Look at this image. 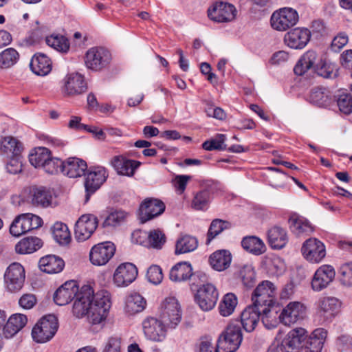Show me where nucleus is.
Returning a JSON list of instances; mask_svg holds the SVG:
<instances>
[{
  "label": "nucleus",
  "mask_w": 352,
  "mask_h": 352,
  "mask_svg": "<svg viewBox=\"0 0 352 352\" xmlns=\"http://www.w3.org/2000/svg\"><path fill=\"white\" fill-rule=\"evenodd\" d=\"M339 281L346 287H352V261L342 264L338 269Z\"/></svg>",
  "instance_id": "52"
},
{
  "label": "nucleus",
  "mask_w": 352,
  "mask_h": 352,
  "mask_svg": "<svg viewBox=\"0 0 352 352\" xmlns=\"http://www.w3.org/2000/svg\"><path fill=\"white\" fill-rule=\"evenodd\" d=\"M298 21V14L291 8H283L274 12L270 19L272 27L278 31H285Z\"/></svg>",
  "instance_id": "9"
},
{
  "label": "nucleus",
  "mask_w": 352,
  "mask_h": 352,
  "mask_svg": "<svg viewBox=\"0 0 352 352\" xmlns=\"http://www.w3.org/2000/svg\"><path fill=\"white\" fill-rule=\"evenodd\" d=\"M230 228V223L219 219H214L209 227L207 234V243H210L214 237L221 233L224 230Z\"/></svg>",
  "instance_id": "49"
},
{
  "label": "nucleus",
  "mask_w": 352,
  "mask_h": 352,
  "mask_svg": "<svg viewBox=\"0 0 352 352\" xmlns=\"http://www.w3.org/2000/svg\"><path fill=\"white\" fill-rule=\"evenodd\" d=\"M98 225L97 217L91 214L82 215L75 224L74 236L78 241L89 239Z\"/></svg>",
  "instance_id": "11"
},
{
  "label": "nucleus",
  "mask_w": 352,
  "mask_h": 352,
  "mask_svg": "<svg viewBox=\"0 0 352 352\" xmlns=\"http://www.w3.org/2000/svg\"><path fill=\"white\" fill-rule=\"evenodd\" d=\"M261 320L267 329H273L278 324V311L273 307H265L261 309Z\"/></svg>",
  "instance_id": "48"
},
{
  "label": "nucleus",
  "mask_w": 352,
  "mask_h": 352,
  "mask_svg": "<svg viewBox=\"0 0 352 352\" xmlns=\"http://www.w3.org/2000/svg\"><path fill=\"white\" fill-rule=\"evenodd\" d=\"M342 302L334 296H322L316 302V316L321 324L329 323L340 312Z\"/></svg>",
  "instance_id": "3"
},
{
  "label": "nucleus",
  "mask_w": 352,
  "mask_h": 352,
  "mask_svg": "<svg viewBox=\"0 0 352 352\" xmlns=\"http://www.w3.org/2000/svg\"><path fill=\"white\" fill-rule=\"evenodd\" d=\"M87 168L85 161L77 157H69L63 162L62 173L70 178H76L83 175Z\"/></svg>",
  "instance_id": "30"
},
{
  "label": "nucleus",
  "mask_w": 352,
  "mask_h": 352,
  "mask_svg": "<svg viewBox=\"0 0 352 352\" xmlns=\"http://www.w3.org/2000/svg\"><path fill=\"white\" fill-rule=\"evenodd\" d=\"M348 43V36L343 33L335 36L331 42V48L335 52H339Z\"/></svg>",
  "instance_id": "63"
},
{
  "label": "nucleus",
  "mask_w": 352,
  "mask_h": 352,
  "mask_svg": "<svg viewBox=\"0 0 352 352\" xmlns=\"http://www.w3.org/2000/svg\"><path fill=\"white\" fill-rule=\"evenodd\" d=\"M140 162L133 160H125L119 156H115L111 160V164L120 175L132 176Z\"/></svg>",
  "instance_id": "37"
},
{
  "label": "nucleus",
  "mask_w": 352,
  "mask_h": 352,
  "mask_svg": "<svg viewBox=\"0 0 352 352\" xmlns=\"http://www.w3.org/2000/svg\"><path fill=\"white\" fill-rule=\"evenodd\" d=\"M226 139V138L225 135L218 134L215 136L214 138L205 141L202 144V147L206 151L226 150L227 148L226 145L225 144Z\"/></svg>",
  "instance_id": "54"
},
{
  "label": "nucleus",
  "mask_w": 352,
  "mask_h": 352,
  "mask_svg": "<svg viewBox=\"0 0 352 352\" xmlns=\"http://www.w3.org/2000/svg\"><path fill=\"white\" fill-rule=\"evenodd\" d=\"M13 321L14 320L12 319L9 318L6 324L4 325L3 335L6 338H10L13 337L21 330L18 325L16 324L15 322L14 323Z\"/></svg>",
  "instance_id": "64"
},
{
  "label": "nucleus",
  "mask_w": 352,
  "mask_h": 352,
  "mask_svg": "<svg viewBox=\"0 0 352 352\" xmlns=\"http://www.w3.org/2000/svg\"><path fill=\"white\" fill-rule=\"evenodd\" d=\"M23 151L22 143L17 139L7 136L1 139L0 142V151L3 154L14 155L21 154Z\"/></svg>",
  "instance_id": "38"
},
{
  "label": "nucleus",
  "mask_w": 352,
  "mask_h": 352,
  "mask_svg": "<svg viewBox=\"0 0 352 352\" xmlns=\"http://www.w3.org/2000/svg\"><path fill=\"white\" fill-rule=\"evenodd\" d=\"M132 239L138 244L156 250L162 249L166 241L165 234L159 229L148 232L135 230L132 233Z\"/></svg>",
  "instance_id": "7"
},
{
  "label": "nucleus",
  "mask_w": 352,
  "mask_h": 352,
  "mask_svg": "<svg viewBox=\"0 0 352 352\" xmlns=\"http://www.w3.org/2000/svg\"><path fill=\"white\" fill-rule=\"evenodd\" d=\"M166 324L162 320L149 317L146 318L142 323L144 333L147 338L153 341H161L165 337Z\"/></svg>",
  "instance_id": "25"
},
{
  "label": "nucleus",
  "mask_w": 352,
  "mask_h": 352,
  "mask_svg": "<svg viewBox=\"0 0 352 352\" xmlns=\"http://www.w3.org/2000/svg\"><path fill=\"white\" fill-rule=\"evenodd\" d=\"M25 280V270L19 263L10 264L5 273V282L8 289L12 292L20 290Z\"/></svg>",
  "instance_id": "16"
},
{
  "label": "nucleus",
  "mask_w": 352,
  "mask_h": 352,
  "mask_svg": "<svg viewBox=\"0 0 352 352\" xmlns=\"http://www.w3.org/2000/svg\"><path fill=\"white\" fill-rule=\"evenodd\" d=\"M63 166V162L60 159L50 156L43 169L47 173L54 175L60 172L62 173Z\"/></svg>",
  "instance_id": "56"
},
{
  "label": "nucleus",
  "mask_w": 352,
  "mask_h": 352,
  "mask_svg": "<svg viewBox=\"0 0 352 352\" xmlns=\"http://www.w3.org/2000/svg\"><path fill=\"white\" fill-rule=\"evenodd\" d=\"M210 199V190L208 189L201 190L195 194L191 206L196 210H206L208 207Z\"/></svg>",
  "instance_id": "45"
},
{
  "label": "nucleus",
  "mask_w": 352,
  "mask_h": 352,
  "mask_svg": "<svg viewBox=\"0 0 352 352\" xmlns=\"http://www.w3.org/2000/svg\"><path fill=\"white\" fill-rule=\"evenodd\" d=\"M315 72L325 78H336L338 76V69L336 65L322 60H320V63L316 66Z\"/></svg>",
  "instance_id": "51"
},
{
  "label": "nucleus",
  "mask_w": 352,
  "mask_h": 352,
  "mask_svg": "<svg viewBox=\"0 0 352 352\" xmlns=\"http://www.w3.org/2000/svg\"><path fill=\"white\" fill-rule=\"evenodd\" d=\"M46 43L58 52H66L69 48L67 38L61 35H51L46 38Z\"/></svg>",
  "instance_id": "50"
},
{
  "label": "nucleus",
  "mask_w": 352,
  "mask_h": 352,
  "mask_svg": "<svg viewBox=\"0 0 352 352\" xmlns=\"http://www.w3.org/2000/svg\"><path fill=\"white\" fill-rule=\"evenodd\" d=\"M43 245L42 241L38 237H27L20 241L15 246V250L19 254H31Z\"/></svg>",
  "instance_id": "39"
},
{
  "label": "nucleus",
  "mask_w": 352,
  "mask_h": 352,
  "mask_svg": "<svg viewBox=\"0 0 352 352\" xmlns=\"http://www.w3.org/2000/svg\"><path fill=\"white\" fill-rule=\"evenodd\" d=\"M236 305L237 298L234 294L232 293L226 294L219 306L220 314L224 317L231 315Z\"/></svg>",
  "instance_id": "47"
},
{
  "label": "nucleus",
  "mask_w": 352,
  "mask_h": 352,
  "mask_svg": "<svg viewBox=\"0 0 352 352\" xmlns=\"http://www.w3.org/2000/svg\"><path fill=\"white\" fill-rule=\"evenodd\" d=\"M336 272L333 266L322 265L315 272L311 280V288L314 292H320L327 288L333 280Z\"/></svg>",
  "instance_id": "17"
},
{
  "label": "nucleus",
  "mask_w": 352,
  "mask_h": 352,
  "mask_svg": "<svg viewBox=\"0 0 352 352\" xmlns=\"http://www.w3.org/2000/svg\"><path fill=\"white\" fill-rule=\"evenodd\" d=\"M164 210L165 205L162 201L153 198L146 199L139 209L141 223H144L162 214Z\"/></svg>",
  "instance_id": "20"
},
{
  "label": "nucleus",
  "mask_w": 352,
  "mask_h": 352,
  "mask_svg": "<svg viewBox=\"0 0 352 352\" xmlns=\"http://www.w3.org/2000/svg\"><path fill=\"white\" fill-rule=\"evenodd\" d=\"M126 217V213L122 210L111 212L105 219L104 226H116L121 223Z\"/></svg>",
  "instance_id": "59"
},
{
  "label": "nucleus",
  "mask_w": 352,
  "mask_h": 352,
  "mask_svg": "<svg viewBox=\"0 0 352 352\" xmlns=\"http://www.w3.org/2000/svg\"><path fill=\"white\" fill-rule=\"evenodd\" d=\"M218 297L216 287L212 284L206 283L197 289L195 300L203 311H208L214 307Z\"/></svg>",
  "instance_id": "13"
},
{
  "label": "nucleus",
  "mask_w": 352,
  "mask_h": 352,
  "mask_svg": "<svg viewBox=\"0 0 352 352\" xmlns=\"http://www.w3.org/2000/svg\"><path fill=\"white\" fill-rule=\"evenodd\" d=\"M22 157L21 154L14 155L6 164V170L10 174H17L22 170Z\"/></svg>",
  "instance_id": "58"
},
{
  "label": "nucleus",
  "mask_w": 352,
  "mask_h": 352,
  "mask_svg": "<svg viewBox=\"0 0 352 352\" xmlns=\"http://www.w3.org/2000/svg\"><path fill=\"white\" fill-rule=\"evenodd\" d=\"M305 311V307L302 303L298 301L290 302L282 309L278 318L281 323L289 326L302 318Z\"/></svg>",
  "instance_id": "24"
},
{
  "label": "nucleus",
  "mask_w": 352,
  "mask_h": 352,
  "mask_svg": "<svg viewBox=\"0 0 352 352\" xmlns=\"http://www.w3.org/2000/svg\"><path fill=\"white\" fill-rule=\"evenodd\" d=\"M261 316V309L250 305L241 314V322L243 329L252 332L256 327Z\"/></svg>",
  "instance_id": "29"
},
{
  "label": "nucleus",
  "mask_w": 352,
  "mask_h": 352,
  "mask_svg": "<svg viewBox=\"0 0 352 352\" xmlns=\"http://www.w3.org/2000/svg\"><path fill=\"white\" fill-rule=\"evenodd\" d=\"M268 243L272 249L280 250L288 242V236L285 229L279 226H274L267 232Z\"/></svg>",
  "instance_id": "33"
},
{
  "label": "nucleus",
  "mask_w": 352,
  "mask_h": 352,
  "mask_svg": "<svg viewBox=\"0 0 352 352\" xmlns=\"http://www.w3.org/2000/svg\"><path fill=\"white\" fill-rule=\"evenodd\" d=\"M160 318L167 327L175 328L182 320V309L175 297H168L161 305Z\"/></svg>",
  "instance_id": "5"
},
{
  "label": "nucleus",
  "mask_w": 352,
  "mask_h": 352,
  "mask_svg": "<svg viewBox=\"0 0 352 352\" xmlns=\"http://www.w3.org/2000/svg\"><path fill=\"white\" fill-rule=\"evenodd\" d=\"M110 52L102 47L90 48L85 55V65L94 71H100L107 67L111 61Z\"/></svg>",
  "instance_id": "8"
},
{
  "label": "nucleus",
  "mask_w": 352,
  "mask_h": 352,
  "mask_svg": "<svg viewBox=\"0 0 352 352\" xmlns=\"http://www.w3.org/2000/svg\"><path fill=\"white\" fill-rule=\"evenodd\" d=\"M277 287L270 280H263L253 290L251 296L252 305L260 309L273 307L276 302Z\"/></svg>",
  "instance_id": "2"
},
{
  "label": "nucleus",
  "mask_w": 352,
  "mask_h": 352,
  "mask_svg": "<svg viewBox=\"0 0 352 352\" xmlns=\"http://www.w3.org/2000/svg\"><path fill=\"white\" fill-rule=\"evenodd\" d=\"M23 223V229L28 232L41 227L43 220L37 215L27 213L20 215Z\"/></svg>",
  "instance_id": "53"
},
{
  "label": "nucleus",
  "mask_w": 352,
  "mask_h": 352,
  "mask_svg": "<svg viewBox=\"0 0 352 352\" xmlns=\"http://www.w3.org/2000/svg\"><path fill=\"white\" fill-rule=\"evenodd\" d=\"M307 338V331L303 328L290 330L278 344L281 352H299Z\"/></svg>",
  "instance_id": "10"
},
{
  "label": "nucleus",
  "mask_w": 352,
  "mask_h": 352,
  "mask_svg": "<svg viewBox=\"0 0 352 352\" xmlns=\"http://www.w3.org/2000/svg\"><path fill=\"white\" fill-rule=\"evenodd\" d=\"M107 171L103 167H94L89 170L85 177V188L86 191L85 202H87L90 196L94 194L106 181Z\"/></svg>",
  "instance_id": "15"
},
{
  "label": "nucleus",
  "mask_w": 352,
  "mask_h": 352,
  "mask_svg": "<svg viewBox=\"0 0 352 352\" xmlns=\"http://www.w3.org/2000/svg\"><path fill=\"white\" fill-rule=\"evenodd\" d=\"M335 100L332 93L325 87H314L309 95L310 103L319 107L327 108Z\"/></svg>",
  "instance_id": "28"
},
{
  "label": "nucleus",
  "mask_w": 352,
  "mask_h": 352,
  "mask_svg": "<svg viewBox=\"0 0 352 352\" xmlns=\"http://www.w3.org/2000/svg\"><path fill=\"white\" fill-rule=\"evenodd\" d=\"M40 270L47 274H58L65 266L64 261L55 255H47L42 257L38 262Z\"/></svg>",
  "instance_id": "32"
},
{
  "label": "nucleus",
  "mask_w": 352,
  "mask_h": 352,
  "mask_svg": "<svg viewBox=\"0 0 352 352\" xmlns=\"http://www.w3.org/2000/svg\"><path fill=\"white\" fill-rule=\"evenodd\" d=\"M10 232L14 236H19L26 233L23 229V223L20 215L16 217L10 227Z\"/></svg>",
  "instance_id": "62"
},
{
  "label": "nucleus",
  "mask_w": 352,
  "mask_h": 352,
  "mask_svg": "<svg viewBox=\"0 0 352 352\" xmlns=\"http://www.w3.org/2000/svg\"><path fill=\"white\" fill-rule=\"evenodd\" d=\"M120 338L117 336H112L108 339L102 352H120Z\"/></svg>",
  "instance_id": "61"
},
{
  "label": "nucleus",
  "mask_w": 352,
  "mask_h": 352,
  "mask_svg": "<svg viewBox=\"0 0 352 352\" xmlns=\"http://www.w3.org/2000/svg\"><path fill=\"white\" fill-rule=\"evenodd\" d=\"M198 246L197 239L190 235H184L176 242L175 254L188 253L194 251Z\"/></svg>",
  "instance_id": "40"
},
{
  "label": "nucleus",
  "mask_w": 352,
  "mask_h": 352,
  "mask_svg": "<svg viewBox=\"0 0 352 352\" xmlns=\"http://www.w3.org/2000/svg\"><path fill=\"white\" fill-rule=\"evenodd\" d=\"M146 304L145 299L140 294L133 293L126 298L124 310L129 315H134L142 311Z\"/></svg>",
  "instance_id": "36"
},
{
  "label": "nucleus",
  "mask_w": 352,
  "mask_h": 352,
  "mask_svg": "<svg viewBox=\"0 0 352 352\" xmlns=\"http://www.w3.org/2000/svg\"><path fill=\"white\" fill-rule=\"evenodd\" d=\"M241 328L234 324L228 326L219 336L217 345L221 352H235L242 341Z\"/></svg>",
  "instance_id": "6"
},
{
  "label": "nucleus",
  "mask_w": 352,
  "mask_h": 352,
  "mask_svg": "<svg viewBox=\"0 0 352 352\" xmlns=\"http://www.w3.org/2000/svg\"><path fill=\"white\" fill-rule=\"evenodd\" d=\"M192 276V267L190 263L183 261L175 265L170 271V279L174 282L186 281Z\"/></svg>",
  "instance_id": "35"
},
{
  "label": "nucleus",
  "mask_w": 352,
  "mask_h": 352,
  "mask_svg": "<svg viewBox=\"0 0 352 352\" xmlns=\"http://www.w3.org/2000/svg\"><path fill=\"white\" fill-rule=\"evenodd\" d=\"M54 239L60 245H67L70 242V232L66 224L56 222L52 228Z\"/></svg>",
  "instance_id": "44"
},
{
  "label": "nucleus",
  "mask_w": 352,
  "mask_h": 352,
  "mask_svg": "<svg viewBox=\"0 0 352 352\" xmlns=\"http://www.w3.org/2000/svg\"><path fill=\"white\" fill-rule=\"evenodd\" d=\"M58 328V319L54 315L43 317L33 327L32 336L38 343H45L50 340Z\"/></svg>",
  "instance_id": "4"
},
{
  "label": "nucleus",
  "mask_w": 352,
  "mask_h": 352,
  "mask_svg": "<svg viewBox=\"0 0 352 352\" xmlns=\"http://www.w3.org/2000/svg\"><path fill=\"white\" fill-rule=\"evenodd\" d=\"M337 104L339 110L344 114H350L352 112V94L342 93L338 95Z\"/></svg>",
  "instance_id": "55"
},
{
  "label": "nucleus",
  "mask_w": 352,
  "mask_h": 352,
  "mask_svg": "<svg viewBox=\"0 0 352 352\" xmlns=\"http://www.w3.org/2000/svg\"><path fill=\"white\" fill-rule=\"evenodd\" d=\"M242 281L247 288L252 287L255 283V272L251 265H245L240 272Z\"/></svg>",
  "instance_id": "57"
},
{
  "label": "nucleus",
  "mask_w": 352,
  "mask_h": 352,
  "mask_svg": "<svg viewBox=\"0 0 352 352\" xmlns=\"http://www.w3.org/2000/svg\"><path fill=\"white\" fill-rule=\"evenodd\" d=\"M304 258L311 263H318L326 256V248L323 243L316 238L306 240L301 249Z\"/></svg>",
  "instance_id": "14"
},
{
  "label": "nucleus",
  "mask_w": 352,
  "mask_h": 352,
  "mask_svg": "<svg viewBox=\"0 0 352 352\" xmlns=\"http://www.w3.org/2000/svg\"><path fill=\"white\" fill-rule=\"evenodd\" d=\"M146 276L150 283L157 285L163 279L162 269L157 265H152L148 269Z\"/></svg>",
  "instance_id": "60"
},
{
  "label": "nucleus",
  "mask_w": 352,
  "mask_h": 352,
  "mask_svg": "<svg viewBox=\"0 0 352 352\" xmlns=\"http://www.w3.org/2000/svg\"><path fill=\"white\" fill-rule=\"evenodd\" d=\"M50 156V151L45 147H39L35 149L34 153L29 155L30 164L35 168H42Z\"/></svg>",
  "instance_id": "46"
},
{
  "label": "nucleus",
  "mask_w": 352,
  "mask_h": 352,
  "mask_svg": "<svg viewBox=\"0 0 352 352\" xmlns=\"http://www.w3.org/2000/svg\"><path fill=\"white\" fill-rule=\"evenodd\" d=\"M115 251V245L110 241L98 243L91 250L90 261L95 265H105L114 255Z\"/></svg>",
  "instance_id": "18"
},
{
  "label": "nucleus",
  "mask_w": 352,
  "mask_h": 352,
  "mask_svg": "<svg viewBox=\"0 0 352 352\" xmlns=\"http://www.w3.org/2000/svg\"><path fill=\"white\" fill-rule=\"evenodd\" d=\"M290 229L296 235L309 234L312 232V227L308 221L294 214L289 219Z\"/></svg>",
  "instance_id": "42"
},
{
  "label": "nucleus",
  "mask_w": 352,
  "mask_h": 352,
  "mask_svg": "<svg viewBox=\"0 0 352 352\" xmlns=\"http://www.w3.org/2000/svg\"><path fill=\"white\" fill-rule=\"evenodd\" d=\"M236 15L235 7L228 3L219 1L214 3L208 10V16L213 21L227 23L233 21Z\"/></svg>",
  "instance_id": "12"
},
{
  "label": "nucleus",
  "mask_w": 352,
  "mask_h": 352,
  "mask_svg": "<svg viewBox=\"0 0 352 352\" xmlns=\"http://www.w3.org/2000/svg\"><path fill=\"white\" fill-rule=\"evenodd\" d=\"M138 276V269L131 263L120 264L113 274L114 283L118 287H126L133 283Z\"/></svg>",
  "instance_id": "22"
},
{
  "label": "nucleus",
  "mask_w": 352,
  "mask_h": 352,
  "mask_svg": "<svg viewBox=\"0 0 352 352\" xmlns=\"http://www.w3.org/2000/svg\"><path fill=\"white\" fill-rule=\"evenodd\" d=\"M19 59V54L14 48H7L0 53V68L8 69L14 65Z\"/></svg>",
  "instance_id": "43"
},
{
  "label": "nucleus",
  "mask_w": 352,
  "mask_h": 352,
  "mask_svg": "<svg viewBox=\"0 0 352 352\" xmlns=\"http://www.w3.org/2000/svg\"><path fill=\"white\" fill-rule=\"evenodd\" d=\"M320 59L316 52L308 50L300 57L296 64L294 72L296 75L302 76L307 71L312 69L316 71V66L318 65Z\"/></svg>",
  "instance_id": "27"
},
{
  "label": "nucleus",
  "mask_w": 352,
  "mask_h": 352,
  "mask_svg": "<svg viewBox=\"0 0 352 352\" xmlns=\"http://www.w3.org/2000/svg\"><path fill=\"white\" fill-rule=\"evenodd\" d=\"M111 305V298L107 291H101L94 294L90 285H84L74 298L72 313L78 318L87 316L90 323L97 324L106 319Z\"/></svg>",
  "instance_id": "1"
},
{
  "label": "nucleus",
  "mask_w": 352,
  "mask_h": 352,
  "mask_svg": "<svg viewBox=\"0 0 352 352\" xmlns=\"http://www.w3.org/2000/svg\"><path fill=\"white\" fill-rule=\"evenodd\" d=\"M79 290L76 281H67L56 289L54 294V300L59 306L67 305L76 297Z\"/></svg>",
  "instance_id": "26"
},
{
  "label": "nucleus",
  "mask_w": 352,
  "mask_h": 352,
  "mask_svg": "<svg viewBox=\"0 0 352 352\" xmlns=\"http://www.w3.org/2000/svg\"><path fill=\"white\" fill-rule=\"evenodd\" d=\"M244 250L254 254L260 255L265 250V246L259 238L254 236H245L241 241Z\"/></svg>",
  "instance_id": "41"
},
{
  "label": "nucleus",
  "mask_w": 352,
  "mask_h": 352,
  "mask_svg": "<svg viewBox=\"0 0 352 352\" xmlns=\"http://www.w3.org/2000/svg\"><path fill=\"white\" fill-rule=\"evenodd\" d=\"M209 261L214 270L219 272L224 271L230 265L232 255L228 250H217L210 255Z\"/></svg>",
  "instance_id": "34"
},
{
  "label": "nucleus",
  "mask_w": 352,
  "mask_h": 352,
  "mask_svg": "<svg viewBox=\"0 0 352 352\" xmlns=\"http://www.w3.org/2000/svg\"><path fill=\"white\" fill-rule=\"evenodd\" d=\"M28 200L35 207L42 208L52 207L54 194L50 188L46 187H33L30 190Z\"/></svg>",
  "instance_id": "21"
},
{
  "label": "nucleus",
  "mask_w": 352,
  "mask_h": 352,
  "mask_svg": "<svg viewBox=\"0 0 352 352\" xmlns=\"http://www.w3.org/2000/svg\"><path fill=\"white\" fill-rule=\"evenodd\" d=\"M32 72L37 76H45L52 70V61L44 54H36L33 56L30 64Z\"/></svg>",
  "instance_id": "31"
},
{
  "label": "nucleus",
  "mask_w": 352,
  "mask_h": 352,
  "mask_svg": "<svg viewBox=\"0 0 352 352\" xmlns=\"http://www.w3.org/2000/svg\"><path fill=\"white\" fill-rule=\"evenodd\" d=\"M87 89V82L82 75L78 73L67 74L63 80V92L68 96H74L85 93Z\"/></svg>",
  "instance_id": "19"
},
{
  "label": "nucleus",
  "mask_w": 352,
  "mask_h": 352,
  "mask_svg": "<svg viewBox=\"0 0 352 352\" xmlns=\"http://www.w3.org/2000/svg\"><path fill=\"white\" fill-rule=\"evenodd\" d=\"M311 38V32L307 28H297L288 32L284 37L285 43L292 49L304 48Z\"/></svg>",
  "instance_id": "23"
}]
</instances>
